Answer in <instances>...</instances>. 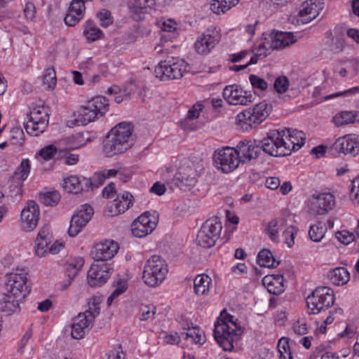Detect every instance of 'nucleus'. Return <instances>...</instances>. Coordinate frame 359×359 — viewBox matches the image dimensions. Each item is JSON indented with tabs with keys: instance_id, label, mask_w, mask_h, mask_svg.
<instances>
[{
	"instance_id": "f3484780",
	"label": "nucleus",
	"mask_w": 359,
	"mask_h": 359,
	"mask_svg": "<svg viewBox=\"0 0 359 359\" xmlns=\"http://www.w3.org/2000/svg\"><path fill=\"white\" fill-rule=\"evenodd\" d=\"M311 212L318 215H325L334 210L336 206V198L330 192H323L312 195L309 202Z\"/></svg>"
},
{
	"instance_id": "20e7f679",
	"label": "nucleus",
	"mask_w": 359,
	"mask_h": 359,
	"mask_svg": "<svg viewBox=\"0 0 359 359\" xmlns=\"http://www.w3.org/2000/svg\"><path fill=\"white\" fill-rule=\"evenodd\" d=\"M271 111V106L265 101L261 102L238 113L236 116V126L244 132L250 131L261 124Z\"/></svg>"
},
{
	"instance_id": "412c9836",
	"label": "nucleus",
	"mask_w": 359,
	"mask_h": 359,
	"mask_svg": "<svg viewBox=\"0 0 359 359\" xmlns=\"http://www.w3.org/2000/svg\"><path fill=\"white\" fill-rule=\"evenodd\" d=\"M93 215V209L88 204H84L72 216L69 228V235L71 237L76 236L86 224L91 219Z\"/></svg>"
},
{
	"instance_id": "bb28decb",
	"label": "nucleus",
	"mask_w": 359,
	"mask_h": 359,
	"mask_svg": "<svg viewBox=\"0 0 359 359\" xmlns=\"http://www.w3.org/2000/svg\"><path fill=\"white\" fill-rule=\"evenodd\" d=\"M236 149L241 158V162H245L256 158L262 151V147L259 141L244 140L239 142Z\"/></svg>"
},
{
	"instance_id": "5fc2aeb1",
	"label": "nucleus",
	"mask_w": 359,
	"mask_h": 359,
	"mask_svg": "<svg viewBox=\"0 0 359 359\" xmlns=\"http://www.w3.org/2000/svg\"><path fill=\"white\" fill-rule=\"evenodd\" d=\"M8 139L11 144L22 145L24 142L25 134L21 127L19 126H13L10 130Z\"/></svg>"
},
{
	"instance_id": "cd10ccee",
	"label": "nucleus",
	"mask_w": 359,
	"mask_h": 359,
	"mask_svg": "<svg viewBox=\"0 0 359 359\" xmlns=\"http://www.w3.org/2000/svg\"><path fill=\"white\" fill-rule=\"evenodd\" d=\"M133 195L128 191L123 192L107 206L109 215L115 216L125 212L133 205Z\"/></svg>"
},
{
	"instance_id": "6e6d98bb",
	"label": "nucleus",
	"mask_w": 359,
	"mask_h": 359,
	"mask_svg": "<svg viewBox=\"0 0 359 359\" xmlns=\"http://www.w3.org/2000/svg\"><path fill=\"white\" fill-rule=\"evenodd\" d=\"M60 194L57 191H46L40 194L41 203L47 206L55 205L60 201Z\"/></svg>"
},
{
	"instance_id": "9b49d317",
	"label": "nucleus",
	"mask_w": 359,
	"mask_h": 359,
	"mask_svg": "<svg viewBox=\"0 0 359 359\" xmlns=\"http://www.w3.org/2000/svg\"><path fill=\"white\" fill-rule=\"evenodd\" d=\"M40 208L34 201H28L23 206L18 219V226L23 232L33 231L38 226Z\"/></svg>"
},
{
	"instance_id": "7ed1b4c3",
	"label": "nucleus",
	"mask_w": 359,
	"mask_h": 359,
	"mask_svg": "<svg viewBox=\"0 0 359 359\" xmlns=\"http://www.w3.org/2000/svg\"><path fill=\"white\" fill-rule=\"evenodd\" d=\"M134 144L133 127L129 123H120L113 128L103 144V151L107 157L126 152Z\"/></svg>"
},
{
	"instance_id": "5701e85b",
	"label": "nucleus",
	"mask_w": 359,
	"mask_h": 359,
	"mask_svg": "<svg viewBox=\"0 0 359 359\" xmlns=\"http://www.w3.org/2000/svg\"><path fill=\"white\" fill-rule=\"evenodd\" d=\"M224 100L231 105H248L252 102V96L241 86L232 84L223 90Z\"/></svg>"
},
{
	"instance_id": "bf43d9fd",
	"label": "nucleus",
	"mask_w": 359,
	"mask_h": 359,
	"mask_svg": "<svg viewBox=\"0 0 359 359\" xmlns=\"http://www.w3.org/2000/svg\"><path fill=\"white\" fill-rule=\"evenodd\" d=\"M359 94V85L344 90L335 92V99L341 98L344 100H350L352 97Z\"/></svg>"
},
{
	"instance_id": "0e129e2a",
	"label": "nucleus",
	"mask_w": 359,
	"mask_h": 359,
	"mask_svg": "<svg viewBox=\"0 0 359 359\" xmlns=\"http://www.w3.org/2000/svg\"><path fill=\"white\" fill-rule=\"evenodd\" d=\"M289 88V80L286 76H279L274 82V88L278 93H284Z\"/></svg>"
},
{
	"instance_id": "9d476101",
	"label": "nucleus",
	"mask_w": 359,
	"mask_h": 359,
	"mask_svg": "<svg viewBox=\"0 0 359 359\" xmlns=\"http://www.w3.org/2000/svg\"><path fill=\"white\" fill-rule=\"evenodd\" d=\"M306 306L310 314H317L334 303L332 290L327 287L316 288L306 297Z\"/></svg>"
},
{
	"instance_id": "393cba45",
	"label": "nucleus",
	"mask_w": 359,
	"mask_h": 359,
	"mask_svg": "<svg viewBox=\"0 0 359 359\" xmlns=\"http://www.w3.org/2000/svg\"><path fill=\"white\" fill-rule=\"evenodd\" d=\"M196 175L194 163L189 159H184L180 163L175 177L180 183L179 186L191 187L196 184Z\"/></svg>"
},
{
	"instance_id": "864d4df0",
	"label": "nucleus",
	"mask_w": 359,
	"mask_h": 359,
	"mask_svg": "<svg viewBox=\"0 0 359 359\" xmlns=\"http://www.w3.org/2000/svg\"><path fill=\"white\" fill-rule=\"evenodd\" d=\"M43 85L46 88L53 89L56 86V73L53 67H50L45 69L42 75Z\"/></svg>"
},
{
	"instance_id": "c03bdc74",
	"label": "nucleus",
	"mask_w": 359,
	"mask_h": 359,
	"mask_svg": "<svg viewBox=\"0 0 359 359\" xmlns=\"http://www.w3.org/2000/svg\"><path fill=\"white\" fill-rule=\"evenodd\" d=\"M31 168L30 161L28 158H22L13 175V180L19 184H22L29 177Z\"/></svg>"
},
{
	"instance_id": "3c124183",
	"label": "nucleus",
	"mask_w": 359,
	"mask_h": 359,
	"mask_svg": "<svg viewBox=\"0 0 359 359\" xmlns=\"http://www.w3.org/2000/svg\"><path fill=\"white\" fill-rule=\"evenodd\" d=\"M257 262L261 266L267 268H274L279 264V262L274 258L272 252L267 249H263L258 253Z\"/></svg>"
},
{
	"instance_id": "f257e3e1",
	"label": "nucleus",
	"mask_w": 359,
	"mask_h": 359,
	"mask_svg": "<svg viewBox=\"0 0 359 359\" xmlns=\"http://www.w3.org/2000/svg\"><path fill=\"white\" fill-rule=\"evenodd\" d=\"M242 331L238 323V319L226 311H222L215 323L214 337L224 351H231L234 343L237 342Z\"/></svg>"
},
{
	"instance_id": "603ef678",
	"label": "nucleus",
	"mask_w": 359,
	"mask_h": 359,
	"mask_svg": "<svg viewBox=\"0 0 359 359\" xmlns=\"http://www.w3.org/2000/svg\"><path fill=\"white\" fill-rule=\"evenodd\" d=\"M283 229V242L288 248H292L294 245V239L299 229L297 226L287 224L286 219L285 225Z\"/></svg>"
},
{
	"instance_id": "69168bd1",
	"label": "nucleus",
	"mask_w": 359,
	"mask_h": 359,
	"mask_svg": "<svg viewBox=\"0 0 359 359\" xmlns=\"http://www.w3.org/2000/svg\"><path fill=\"white\" fill-rule=\"evenodd\" d=\"M308 329L306 320L304 318L298 319L292 325L294 332L299 335L306 334L308 332Z\"/></svg>"
},
{
	"instance_id": "a19ab883",
	"label": "nucleus",
	"mask_w": 359,
	"mask_h": 359,
	"mask_svg": "<svg viewBox=\"0 0 359 359\" xmlns=\"http://www.w3.org/2000/svg\"><path fill=\"white\" fill-rule=\"evenodd\" d=\"M271 34L276 49L284 48L297 41L292 32H276Z\"/></svg>"
},
{
	"instance_id": "de8ad7c7",
	"label": "nucleus",
	"mask_w": 359,
	"mask_h": 359,
	"mask_svg": "<svg viewBox=\"0 0 359 359\" xmlns=\"http://www.w3.org/2000/svg\"><path fill=\"white\" fill-rule=\"evenodd\" d=\"M114 290L107 299L108 306L112 305L118 296L124 293L128 289V280L126 278H118L113 284Z\"/></svg>"
},
{
	"instance_id": "473e14b6",
	"label": "nucleus",
	"mask_w": 359,
	"mask_h": 359,
	"mask_svg": "<svg viewBox=\"0 0 359 359\" xmlns=\"http://www.w3.org/2000/svg\"><path fill=\"white\" fill-rule=\"evenodd\" d=\"M182 329L184 330L185 339L192 344H203L205 341L203 332L197 326H194L189 321L181 323Z\"/></svg>"
},
{
	"instance_id": "423d86ee",
	"label": "nucleus",
	"mask_w": 359,
	"mask_h": 359,
	"mask_svg": "<svg viewBox=\"0 0 359 359\" xmlns=\"http://www.w3.org/2000/svg\"><path fill=\"white\" fill-rule=\"evenodd\" d=\"M168 273V266L166 262L158 255H153L144 265L142 279L147 286L155 288L165 281Z\"/></svg>"
},
{
	"instance_id": "4c0bfd02",
	"label": "nucleus",
	"mask_w": 359,
	"mask_h": 359,
	"mask_svg": "<svg viewBox=\"0 0 359 359\" xmlns=\"http://www.w3.org/2000/svg\"><path fill=\"white\" fill-rule=\"evenodd\" d=\"M212 287V278L205 273L197 275L194 280V292L197 296L208 295Z\"/></svg>"
},
{
	"instance_id": "ddd939ff",
	"label": "nucleus",
	"mask_w": 359,
	"mask_h": 359,
	"mask_svg": "<svg viewBox=\"0 0 359 359\" xmlns=\"http://www.w3.org/2000/svg\"><path fill=\"white\" fill-rule=\"evenodd\" d=\"M332 155L341 154L355 156L359 154V136L356 134H347L338 137L330 147Z\"/></svg>"
},
{
	"instance_id": "f8f14e48",
	"label": "nucleus",
	"mask_w": 359,
	"mask_h": 359,
	"mask_svg": "<svg viewBox=\"0 0 359 359\" xmlns=\"http://www.w3.org/2000/svg\"><path fill=\"white\" fill-rule=\"evenodd\" d=\"M222 229V224L217 217L208 219L198 233V245L203 248L213 246L219 238Z\"/></svg>"
},
{
	"instance_id": "c9c22d12",
	"label": "nucleus",
	"mask_w": 359,
	"mask_h": 359,
	"mask_svg": "<svg viewBox=\"0 0 359 359\" xmlns=\"http://www.w3.org/2000/svg\"><path fill=\"white\" fill-rule=\"evenodd\" d=\"M274 49L271 34L264 33L255 42L253 53L257 60L259 56L266 57Z\"/></svg>"
},
{
	"instance_id": "7c9ffc66",
	"label": "nucleus",
	"mask_w": 359,
	"mask_h": 359,
	"mask_svg": "<svg viewBox=\"0 0 359 359\" xmlns=\"http://www.w3.org/2000/svg\"><path fill=\"white\" fill-rule=\"evenodd\" d=\"M51 240L50 229L48 226L40 229L35 239L34 249L37 256L44 257L48 252V245Z\"/></svg>"
},
{
	"instance_id": "1a4fd4ad",
	"label": "nucleus",
	"mask_w": 359,
	"mask_h": 359,
	"mask_svg": "<svg viewBox=\"0 0 359 359\" xmlns=\"http://www.w3.org/2000/svg\"><path fill=\"white\" fill-rule=\"evenodd\" d=\"M188 65L182 59L161 61L155 67L154 74L161 81L178 79L187 71Z\"/></svg>"
},
{
	"instance_id": "338daca9",
	"label": "nucleus",
	"mask_w": 359,
	"mask_h": 359,
	"mask_svg": "<svg viewBox=\"0 0 359 359\" xmlns=\"http://www.w3.org/2000/svg\"><path fill=\"white\" fill-rule=\"evenodd\" d=\"M250 82L255 89H258L260 90H264L268 88V84L266 81L256 76V75H250L249 77Z\"/></svg>"
},
{
	"instance_id": "a18cd8bd",
	"label": "nucleus",
	"mask_w": 359,
	"mask_h": 359,
	"mask_svg": "<svg viewBox=\"0 0 359 359\" xmlns=\"http://www.w3.org/2000/svg\"><path fill=\"white\" fill-rule=\"evenodd\" d=\"M336 238L342 244L348 245L352 242L359 245V219H358L357 226L355 233L350 232L348 230L343 229L335 233Z\"/></svg>"
},
{
	"instance_id": "b1692460",
	"label": "nucleus",
	"mask_w": 359,
	"mask_h": 359,
	"mask_svg": "<svg viewBox=\"0 0 359 359\" xmlns=\"http://www.w3.org/2000/svg\"><path fill=\"white\" fill-rule=\"evenodd\" d=\"M158 0H130L128 7L132 18L137 21L142 20L146 14L152 10L160 9V3Z\"/></svg>"
},
{
	"instance_id": "ea45409f",
	"label": "nucleus",
	"mask_w": 359,
	"mask_h": 359,
	"mask_svg": "<svg viewBox=\"0 0 359 359\" xmlns=\"http://www.w3.org/2000/svg\"><path fill=\"white\" fill-rule=\"evenodd\" d=\"M334 95L335 92H332L330 86L326 82L315 87L312 92V97L318 103L335 99Z\"/></svg>"
},
{
	"instance_id": "774afa93",
	"label": "nucleus",
	"mask_w": 359,
	"mask_h": 359,
	"mask_svg": "<svg viewBox=\"0 0 359 359\" xmlns=\"http://www.w3.org/2000/svg\"><path fill=\"white\" fill-rule=\"evenodd\" d=\"M108 359H126V353L121 346L114 348L107 353Z\"/></svg>"
},
{
	"instance_id": "a211bd4d",
	"label": "nucleus",
	"mask_w": 359,
	"mask_h": 359,
	"mask_svg": "<svg viewBox=\"0 0 359 359\" xmlns=\"http://www.w3.org/2000/svg\"><path fill=\"white\" fill-rule=\"evenodd\" d=\"M219 40V30L212 26L197 37L194 43L195 50L198 54L208 55L215 48Z\"/></svg>"
},
{
	"instance_id": "37998d69",
	"label": "nucleus",
	"mask_w": 359,
	"mask_h": 359,
	"mask_svg": "<svg viewBox=\"0 0 359 359\" xmlns=\"http://www.w3.org/2000/svg\"><path fill=\"white\" fill-rule=\"evenodd\" d=\"M327 231V224L322 221H318L310 225L308 233L309 238L313 242L319 243L324 238Z\"/></svg>"
},
{
	"instance_id": "a878e982",
	"label": "nucleus",
	"mask_w": 359,
	"mask_h": 359,
	"mask_svg": "<svg viewBox=\"0 0 359 359\" xmlns=\"http://www.w3.org/2000/svg\"><path fill=\"white\" fill-rule=\"evenodd\" d=\"M281 130L282 133H284L286 156L290 155L294 151L299 150L304 144L306 135L302 131L289 128L281 129Z\"/></svg>"
},
{
	"instance_id": "f704fd0d",
	"label": "nucleus",
	"mask_w": 359,
	"mask_h": 359,
	"mask_svg": "<svg viewBox=\"0 0 359 359\" xmlns=\"http://www.w3.org/2000/svg\"><path fill=\"white\" fill-rule=\"evenodd\" d=\"M283 280L282 274L266 275L262 279V284L269 293L278 295L285 290Z\"/></svg>"
},
{
	"instance_id": "4d7b16f0",
	"label": "nucleus",
	"mask_w": 359,
	"mask_h": 359,
	"mask_svg": "<svg viewBox=\"0 0 359 359\" xmlns=\"http://www.w3.org/2000/svg\"><path fill=\"white\" fill-rule=\"evenodd\" d=\"M280 359H292V353L289 346L288 340L282 337L277 346Z\"/></svg>"
},
{
	"instance_id": "052dcab7",
	"label": "nucleus",
	"mask_w": 359,
	"mask_h": 359,
	"mask_svg": "<svg viewBox=\"0 0 359 359\" xmlns=\"http://www.w3.org/2000/svg\"><path fill=\"white\" fill-rule=\"evenodd\" d=\"M156 309L153 304L142 305L140 308V319L141 320H147L154 317Z\"/></svg>"
},
{
	"instance_id": "13d9d810",
	"label": "nucleus",
	"mask_w": 359,
	"mask_h": 359,
	"mask_svg": "<svg viewBox=\"0 0 359 359\" xmlns=\"http://www.w3.org/2000/svg\"><path fill=\"white\" fill-rule=\"evenodd\" d=\"M101 303V299L100 297L94 296L92 297L88 302V309L86 310L84 313H88V314H90V316L93 317V320L97 317L100 311V304Z\"/></svg>"
},
{
	"instance_id": "58836bf2",
	"label": "nucleus",
	"mask_w": 359,
	"mask_h": 359,
	"mask_svg": "<svg viewBox=\"0 0 359 359\" xmlns=\"http://www.w3.org/2000/svg\"><path fill=\"white\" fill-rule=\"evenodd\" d=\"M285 225V219L278 217L269 222L264 229V232L273 242L278 243L280 241L279 231Z\"/></svg>"
},
{
	"instance_id": "39448f33",
	"label": "nucleus",
	"mask_w": 359,
	"mask_h": 359,
	"mask_svg": "<svg viewBox=\"0 0 359 359\" xmlns=\"http://www.w3.org/2000/svg\"><path fill=\"white\" fill-rule=\"evenodd\" d=\"M27 269L16 268L5 276L4 290L8 299H22L29 293Z\"/></svg>"
},
{
	"instance_id": "4468645a",
	"label": "nucleus",
	"mask_w": 359,
	"mask_h": 359,
	"mask_svg": "<svg viewBox=\"0 0 359 359\" xmlns=\"http://www.w3.org/2000/svg\"><path fill=\"white\" fill-rule=\"evenodd\" d=\"M284 133L281 130H270L267 136L260 142L262 150L273 156H285Z\"/></svg>"
},
{
	"instance_id": "72a5a7b5",
	"label": "nucleus",
	"mask_w": 359,
	"mask_h": 359,
	"mask_svg": "<svg viewBox=\"0 0 359 359\" xmlns=\"http://www.w3.org/2000/svg\"><path fill=\"white\" fill-rule=\"evenodd\" d=\"M95 137L88 133H77L65 139L67 149L69 150L79 149L91 142Z\"/></svg>"
},
{
	"instance_id": "e2e57ef3",
	"label": "nucleus",
	"mask_w": 359,
	"mask_h": 359,
	"mask_svg": "<svg viewBox=\"0 0 359 359\" xmlns=\"http://www.w3.org/2000/svg\"><path fill=\"white\" fill-rule=\"evenodd\" d=\"M57 148L54 145L50 144L39 150L37 154L44 161H48L54 157L57 153Z\"/></svg>"
},
{
	"instance_id": "49530a36",
	"label": "nucleus",
	"mask_w": 359,
	"mask_h": 359,
	"mask_svg": "<svg viewBox=\"0 0 359 359\" xmlns=\"http://www.w3.org/2000/svg\"><path fill=\"white\" fill-rule=\"evenodd\" d=\"M84 259L81 257H74L69 259L65 265L67 277L75 278L84 264Z\"/></svg>"
},
{
	"instance_id": "79ce46f5",
	"label": "nucleus",
	"mask_w": 359,
	"mask_h": 359,
	"mask_svg": "<svg viewBox=\"0 0 359 359\" xmlns=\"http://www.w3.org/2000/svg\"><path fill=\"white\" fill-rule=\"evenodd\" d=\"M327 276L330 280L336 285H344L350 280V273L344 267H337L330 270Z\"/></svg>"
},
{
	"instance_id": "dca6fc26",
	"label": "nucleus",
	"mask_w": 359,
	"mask_h": 359,
	"mask_svg": "<svg viewBox=\"0 0 359 359\" xmlns=\"http://www.w3.org/2000/svg\"><path fill=\"white\" fill-rule=\"evenodd\" d=\"M158 222L154 213L144 212L133 222L131 232L136 238H144L154 231Z\"/></svg>"
},
{
	"instance_id": "2f4dec72",
	"label": "nucleus",
	"mask_w": 359,
	"mask_h": 359,
	"mask_svg": "<svg viewBox=\"0 0 359 359\" xmlns=\"http://www.w3.org/2000/svg\"><path fill=\"white\" fill-rule=\"evenodd\" d=\"M85 6L83 1L72 0L68 13L65 18V22L68 26L76 25L84 15Z\"/></svg>"
},
{
	"instance_id": "0eeeda50",
	"label": "nucleus",
	"mask_w": 359,
	"mask_h": 359,
	"mask_svg": "<svg viewBox=\"0 0 359 359\" xmlns=\"http://www.w3.org/2000/svg\"><path fill=\"white\" fill-rule=\"evenodd\" d=\"M49 109L44 104H34L31 107L25 122L27 133L38 136L45 131L49 122Z\"/></svg>"
},
{
	"instance_id": "c85d7f7f",
	"label": "nucleus",
	"mask_w": 359,
	"mask_h": 359,
	"mask_svg": "<svg viewBox=\"0 0 359 359\" xmlns=\"http://www.w3.org/2000/svg\"><path fill=\"white\" fill-rule=\"evenodd\" d=\"M93 317L88 313H79L72 326V336L74 339H82L93 323Z\"/></svg>"
},
{
	"instance_id": "aec40b11",
	"label": "nucleus",
	"mask_w": 359,
	"mask_h": 359,
	"mask_svg": "<svg viewBox=\"0 0 359 359\" xmlns=\"http://www.w3.org/2000/svg\"><path fill=\"white\" fill-rule=\"evenodd\" d=\"M156 25L161 29V34L159 43L155 47V50L158 54H162L168 49V47H165V43L176 37L177 24L172 19H167L158 20Z\"/></svg>"
},
{
	"instance_id": "4be33fe9",
	"label": "nucleus",
	"mask_w": 359,
	"mask_h": 359,
	"mask_svg": "<svg viewBox=\"0 0 359 359\" xmlns=\"http://www.w3.org/2000/svg\"><path fill=\"white\" fill-rule=\"evenodd\" d=\"M324 8L323 0H306L301 6L297 15L298 24H307L316 19Z\"/></svg>"
},
{
	"instance_id": "2eb2a0df",
	"label": "nucleus",
	"mask_w": 359,
	"mask_h": 359,
	"mask_svg": "<svg viewBox=\"0 0 359 359\" xmlns=\"http://www.w3.org/2000/svg\"><path fill=\"white\" fill-rule=\"evenodd\" d=\"M113 271L111 264L106 262H94L87 274L88 284L92 287H99L107 282Z\"/></svg>"
},
{
	"instance_id": "680f3d73",
	"label": "nucleus",
	"mask_w": 359,
	"mask_h": 359,
	"mask_svg": "<svg viewBox=\"0 0 359 359\" xmlns=\"http://www.w3.org/2000/svg\"><path fill=\"white\" fill-rule=\"evenodd\" d=\"M349 197L355 205H359V177L352 180L350 186Z\"/></svg>"
},
{
	"instance_id": "e433bc0d",
	"label": "nucleus",
	"mask_w": 359,
	"mask_h": 359,
	"mask_svg": "<svg viewBox=\"0 0 359 359\" xmlns=\"http://www.w3.org/2000/svg\"><path fill=\"white\" fill-rule=\"evenodd\" d=\"M332 123L336 127L359 123V111L342 110L336 113L332 118Z\"/></svg>"
},
{
	"instance_id": "c756f323",
	"label": "nucleus",
	"mask_w": 359,
	"mask_h": 359,
	"mask_svg": "<svg viewBox=\"0 0 359 359\" xmlns=\"http://www.w3.org/2000/svg\"><path fill=\"white\" fill-rule=\"evenodd\" d=\"M90 182V180L88 178L76 175H71L63 177L62 187L66 192L77 194L83 190L84 185L88 187Z\"/></svg>"
},
{
	"instance_id": "6e6552de",
	"label": "nucleus",
	"mask_w": 359,
	"mask_h": 359,
	"mask_svg": "<svg viewBox=\"0 0 359 359\" xmlns=\"http://www.w3.org/2000/svg\"><path fill=\"white\" fill-rule=\"evenodd\" d=\"M215 168L223 173H231L238 168L241 163L237 150L230 147L217 149L213 155Z\"/></svg>"
},
{
	"instance_id": "6ab92c4d",
	"label": "nucleus",
	"mask_w": 359,
	"mask_h": 359,
	"mask_svg": "<svg viewBox=\"0 0 359 359\" xmlns=\"http://www.w3.org/2000/svg\"><path fill=\"white\" fill-rule=\"evenodd\" d=\"M118 249V243L113 240L106 239L99 241L93 245L90 251V255L95 261L104 262V261L114 257Z\"/></svg>"
},
{
	"instance_id": "f03ea898",
	"label": "nucleus",
	"mask_w": 359,
	"mask_h": 359,
	"mask_svg": "<svg viewBox=\"0 0 359 359\" xmlns=\"http://www.w3.org/2000/svg\"><path fill=\"white\" fill-rule=\"evenodd\" d=\"M109 101L104 96H95L79 106L73 113L68 126H84L104 116L109 111Z\"/></svg>"
},
{
	"instance_id": "8fccbe9b",
	"label": "nucleus",
	"mask_w": 359,
	"mask_h": 359,
	"mask_svg": "<svg viewBox=\"0 0 359 359\" xmlns=\"http://www.w3.org/2000/svg\"><path fill=\"white\" fill-rule=\"evenodd\" d=\"M83 36L88 42H93L100 39L102 32L93 22L88 20L84 25Z\"/></svg>"
},
{
	"instance_id": "09e8293b",
	"label": "nucleus",
	"mask_w": 359,
	"mask_h": 359,
	"mask_svg": "<svg viewBox=\"0 0 359 359\" xmlns=\"http://www.w3.org/2000/svg\"><path fill=\"white\" fill-rule=\"evenodd\" d=\"M239 0H212L211 11L216 14H222L236 6Z\"/></svg>"
}]
</instances>
